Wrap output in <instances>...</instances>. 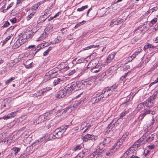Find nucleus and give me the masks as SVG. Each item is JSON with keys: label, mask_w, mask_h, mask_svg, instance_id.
<instances>
[{"label": "nucleus", "mask_w": 158, "mask_h": 158, "mask_svg": "<svg viewBox=\"0 0 158 158\" xmlns=\"http://www.w3.org/2000/svg\"><path fill=\"white\" fill-rule=\"evenodd\" d=\"M81 84H77L76 82H74L69 84L65 86L67 89V93L69 94L75 91L79 90L80 89V86Z\"/></svg>", "instance_id": "1"}, {"label": "nucleus", "mask_w": 158, "mask_h": 158, "mask_svg": "<svg viewBox=\"0 0 158 158\" xmlns=\"http://www.w3.org/2000/svg\"><path fill=\"white\" fill-rule=\"evenodd\" d=\"M88 67L90 68L93 70L94 69H98V70H94L93 71L94 73H97L102 69V68L100 64H98L95 60L91 61L89 64Z\"/></svg>", "instance_id": "2"}, {"label": "nucleus", "mask_w": 158, "mask_h": 158, "mask_svg": "<svg viewBox=\"0 0 158 158\" xmlns=\"http://www.w3.org/2000/svg\"><path fill=\"white\" fill-rule=\"evenodd\" d=\"M156 97V94H154L148 98L143 102L145 106L149 108L152 107L153 105L154 100Z\"/></svg>", "instance_id": "3"}, {"label": "nucleus", "mask_w": 158, "mask_h": 158, "mask_svg": "<svg viewBox=\"0 0 158 158\" xmlns=\"http://www.w3.org/2000/svg\"><path fill=\"white\" fill-rule=\"evenodd\" d=\"M67 127V126H65L58 128L56 130L54 133L56 134V139L60 138L63 136V134L65 132Z\"/></svg>", "instance_id": "4"}, {"label": "nucleus", "mask_w": 158, "mask_h": 158, "mask_svg": "<svg viewBox=\"0 0 158 158\" xmlns=\"http://www.w3.org/2000/svg\"><path fill=\"white\" fill-rule=\"evenodd\" d=\"M145 137L143 136L140 138L128 150L131 154L133 152L134 150L139 147L141 145V143L144 139Z\"/></svg>", "instance_id": "5"}, {"label": "nucleus", "mask_w": 158, "mask_h": 158, "mask_svg": "<svg viewBox=\"0 0 158 158\" xmlns=\"http://www.w3.org/2000/svg\"><path fill=\"white\" fill-rule=\"evenodd\" d=\"M112 139L110 137L106 138L104 140L101 142L98 146V152H101V149L102 150L105 146H107L108 144L111 141Z\"/></svg>", "instance_id": "6"}, {"label": "nucleus", "mask_w": 158, "mask_h": 158, "mask_svg": "<svg viewBox=\"0 0 158 158\" xmlns=\"http://www.w3.org/2000/svg\"><path fill=\"white\" fill-rule=\"evenodd\" d=\"M56 109H53L50 111L46 112L43 114L46 118V120L47 119L52 120L53 119L56 115Z\"/></svg>", "instance_id": "7"}, {"label": "nucleus", "mask_w": 158, "mask_h": 158, "mask_svg": "<svg viewBox=\"0 0 158 158\" xmlns=\"http://www.w3.org/2000/svg\"><path fill=\"white\" fill-rule=\"evenodd\" d=\"M69 95L67 93V89L65 87L58 92L56 96L57 98H61L64 97L65 96H68Z\"/></svg>", "instance_id": "8"}, {"label": "nucleus", "mask_w": 158, "mask_h": 158, "mask_svg": "<svg viewBox=\"0 0 158 158\" xmlns=\"http://www.w3.org/2000/svg\"><path fill=\"white\" fill-rule=\"evenodd\" d=\"M112 90L110 89L108 87L104 89L102 92L101 97L103 98H107L112 94Z\"/></svg>", "instance_id": "9"}, {"label": "nucleus", "mask_w": 158, "mask_h": 158, "mask_svg": "<svg viewBox=\"0 0 158 158\" xmlns=\"http://www.w3.org/2000/svg\"><path fill=\"white\" fill-rule=\"evenodd\" d=\"M113 72V70H112V68L106 70L105 73L102 74V76L105 78L108 77V79H110V77H112V74Z\"/></svg>", "instance_id": "10"}, {"label": "nucleus", "mask_w": 158, "mask_h": 158, "mask_svg": "<svg viewBox=\"0 0 158 158\" xmlns=\"http://www.w3.org/2000/svg\"><path fill=\"white\" fill-rule=\"evenodd\" d=\"M110 9L109 8H103L101 9L100 10L99 13L100 16L102 17L104 15H106L110 13Z\"/></svg>", "instance_id": "11"}, {"label": "nucleus", "mask_w": 158, "mask_h": 158, "mask_svg": "<svg viewBox=\"0 0 158 158\" xmlns=\"http://www.w3.org/2000/svg\"><path fill=\"white\" fill-rule=\"evenodd\" d=\"M46 120V118H45L44 114L41 115L40 116L38 117L35 120L34 122L36 124H38L39 123H42Z\"/></svg>", "instance_id": "12"}, {"label": "nucleus", "mask_w": 158, "mask_h": 158, "mask_svg": "<svg viewBox=\"0 0 158 158\" xmlns=\"http://www.w3.org/2000/svg\"><path fill=\"white\" fill-rule=\"evenodd\" d=\"M123 21V20L119 18H118L116 20H113L111 21V23L110 26L112 27L114 25H118L121 24Z\"/></svg>", "instance_id": "13"}, {"label": "nucleus", "mask_w": 158, "mask_h": 158, "mask_svg": "<svg viewBox=\"0 0 158 158\" xmlns=\"http://www.w3.org/2000/svg\"><path fill=\"white\" fill-rule=\"evenodd\" d=\"M115 54V52H112L109 55L107 58L106 61L107 63H110L114 59Z\"/></svg>", "instance_id": "14"}, {"label": "nucleus", "mask_w": 158, "mask_h": 158, "mask_svg": "<svg viewBox=\"0 0 158 158\" xmlns=\"http://www.w3.org/2000/svg\"><path fill=\"white\" fill-rule=\"evenodd\" d=\"M59 71L60 70L58 68H55L49 71L48 73L50 74V75H51L52 76H54V77H55L58 74L57 72H59Z\"/></svg>", "instance_id": "15"}, {"label": "nucleus", "mask_w": 158, "mask_h": 158, "mask_svg": "<svg viewBox=\"0 0 158 158\" xmlns=\"http://www.w3.org/2000/svg\"><path fill=\"white\" fill-rule=\"evenodd\" d=\"M93 138L94 139V136L93 135H91L88 134L85 135L83 138V140L85 142L87 141L88 140L90 139L93 140Z\"/></svg>", "instance_id": "16"}, {"label": "nucleus", "mask_w": 158, "mask_h": 158, "mask_svg": "<svg viewBox=\"0 0 158 158\" xmlns=\"http://www.w3.org/2000/svg\"><path fill=\"white\" fill-rule=\"evenodd\" d=\"M63 83V81L60 78H57L55 79L53 82V85L54 86H56L57 85H61Z\"/></svg>", "instance_id": "17"}, {"label": "nucleus", "mask_w": 158, "mask_h": 158, "mask_svg": "<svg viewBox=\"0 0 158 158\" xmlns=\"http://www.w3.org/2000/svg\"><path fill=\"white\" fill-rule=\"evenodd\" d=\"M116 148H115L113 146V148L110 149H109L106 152V155L107 156L111 155L114 153L117 150Z\"/></svg>", "instance_id": "18"}, {"label": "nucleus", "mask_w": 158, "mask_h": 158, "mask_svg": "<svg viewBox=\"0 0 158 158\" xmlns=\"http://www.w3.org/2000/svg\"><path fill=\"white\" fill-rule=\"evenodd\" d=\"M42 3L41 2H38L37 3L34 4L31 7V11H35V10L37 9L39 6Z\"/></svg>", "instance_id": "19"}, {"label": "nucleus", "mask_w": 158, "mask_h": 158, "mask_svg": "<svg viewBox=\"0 0 158 158\" xmlns=\"http://www.w3.org/2000/svg\"><path fill=\"white\" fill-rule=\"evenodd\" d=\"M54 76H52L51 75H50V74L48 73H46L44 77V81H47L50 80L51 79L54 77Z\"/></svg>", "instance_id": "20"}, {"label": "nucleus", "mask_w": 158, "mask_h": 158, "mask_svg": "<svg viewBox=\"0 0 158 158\" xmlns=\"http://www.w3.org/2000/svg\"><path fill=\"white\" fill-rule=\"evenodd\" d=\"M19 40H18L15 43L14 45L13 46V48L14 49H16L19 48L20 46L22 45L21 42H20Z\"/></svg>", "instance_id": "21"}, {"label": "nucleus", "mask_w": 158, "mask_h": 158, "mask_svg": "<svg viewBox=\"0 0 158 158\" xmlns=\"http://www.w3.org/2000/svg\"><path fill=\"white\" fill-rule=\"evenodd\" d=\"M144 104L143 102L142 103H141L139 104L136 108L137 110L139 111H143L144 110Z\"/></svg>", "instance_id": "22"}, {"label": "nucleus", "mask_w": 158, "mask_h": 158, "mask_svg": "<svg viewBox=\"0 0 158 158\" xmlns=\"http://www.w3.org/2000/svg\"><path fill=\"white\" fill-rule=\"evenodd\" d=\"M27 37L25 35H23L22 37L19 38L18 39L19 40L20 42H21L22 44H23L24 43H25L27 41Z\"/></svg>", "instance_id": "23"}, {"label": "nucleus", "mask_w": 158, "mask_h": 158, "mask_svg": "<svg viewBox=\"0 0 158 158\" xmlns=\"http://www.w3.org/2000/svg\"><path fill=\"white\" fill-rule=\"evenodd\" d=\"M99 46V44L91 45L83 48V50H89L93 48H97Z\"/></svg>", "instance_id": "24"}, {"label": "nucleus", "mask_w": 158, "mask_h": 158, "mask_svg": "<svg viewBox=\"0 0 158 158\" xmlns=\"http://www.w3.org/2000/svg\"><path fill=\"white\" fill-rule=\"evenodd\" d=\"M142 51V50L141 48H139L136 50L135 52L132 55L133 56V58L136 57V56L140 53Z\"/></svg>", "instance_id": "25"}, {"label": "nucleus", "mask_w": 158, "mask_h": 158, "mask_svg": "<svg viewBox=\"0 0 158 158\" xmlns=\"http://www.w3.org/2000/svg\"><path fill=\"white\" fill-rule=\"evenodd\" d=\"M84 101H77L73 105V108H77L78 106L80 105Z\"/></svg>", "instance_id": "26"}, {"label": "nucleus", "mask_w": 158, "mask_h": 158, "mask_svg": "<svg viewBox=\"0 0 158 158\" xmlns=\"http://www.w3.org/2000/svg\"><path fill=\"white\" fill-rule=\"evenodd\" d=\"M47 36V35L46 33H43L41 35L39 38L37 40V41H40L44 40Z\"/></svg>", "instance_id": "27"}, {"label": "nucleus", "mask_w": 158, "mask_h": 158, "mask_svg": "<svg viewBox=\"0 0 158 158\" xmlns=\"http://www.w3.org/2000/svg\"><path fill=\"white\" fill-rule=\"evenodd\" d=\"M14 152L15 154V155L20 151V149L19 148L15 147H13L11 149Z\"/></svg>", "instance_id": "28"}, {"label": "nucleus", "mask_w": 158, "mask_h": 158, "mask_svg": "<svg viewBox=\"0 0 158 158\" xmlns=\"http://www.w3.org/2000/svg\"><path fill=\"white\" fill-rule=\"evenodd\" d=\"M64 40V39H63L62 37L61 36V35L58 36L57 38L55 40V42L56 43H59L62 41H63Z\"/></svg>", "instance_id": "29"}, {"label": "nucleus", "mask_w": 158, "mask_h": 158, "mask_svg": "<svg viewBox=\"0 0 158 158\" xmlns=\"http://www.w3.org/2000/svg\"><path fill=\"white\" fill-rule=\"evenodd\" d=\"M102 95L101 94L99 97H97L96 98H93L94 100L95 103H98L101 100V98H103L101 97Z\"/></svg>", "instance_id": "30"}, {"label": "nucleus", "mask_w": 158, "mask_h": 158, "mask_svg": "<svg viewBox=\"0 0 158 158\" xmlns=\"http://www.w3.org/2000/svg\"><path fill=\"white\" fill-rule=\"evenodd\" d=\"M36 11H31V12L30 13V14L28 15L27 17V20H29L31 19L32 16L35 13Z\"/></svg>", "instance_id": "31"}, {"label": "nucleus", "mask_w": 158, "mask_h": 158, "mask_svg": "<svg viewBox=\"0 0 158 158\" xmlns=\"http://www.w3.org/2000/svg\"><path fill=\"white\" fill-rule=\"evenodd\" d=\"M9 104L8 103H7L6 100H5L1 104V107L2 108H3L4 107L8 106L9 107Z\"/></svg>", "instance_id": "32"}, {"label": "nucleus", "mask_w": 158, "mask_h": 158, "mask_svg": "<svg viewBox=\"0 0 158 158\" xmlns=\"http://www.w3.org/2000/svg\"><path fill=\"white\" fill-rule=\"evenodd\" d=\"M52 47H50L48 49L44 52L43 53V56H47L49 52L52 50Z\"/></svg>", "instance_id": "33"}, {"label": "nucleus", "mask_w": 158, "mask_h": 158, "mask_svg": "<svg viewBox=\"0 0 158 158\" xmlns=\"http://www.w3.org/2000/svg\"><path fill=\"white\" fill-rule=\"evenodd\" d=\"M115 125L113 123H111L107 127V128L111 130H112L114 128Z\"/></svg>", "instance_id": "34"}, {"label": "nucleus", "mask_w": 158, "mask_h": 158, "mask_svg": "<svg viewBox=\"0 0 158 158\" xmlns=\"http://www.w3.org/2000/svg\"><path fill=\"white\" fill-rule=\"evenodd\" d=\"M154 139V137L153 136V135H151L149 137L146 139V141L147 142L149 143L152 141Z\"/></svg>", "instance_id": "35"}, {"label": "nucleus", "mask_w": 158, "mask_h": 158, "mask_svg": "<svg viewBox=\"0 0 158 158\" xmlns=\"http://www.w3.org/2000/svg\"><path fill=\"white\" fill-rule=\"evenodd\" d=\"M122 143L120 142H119V141H118L117 143L116 144H115L113 147L115 148H116V150L119 148L122 145Z\"/></svg>", "instance_id": "36"}, {"label": "nucleus", "mask_w": 158, "mask_h": 158, "mask_svg": "<svg viewBox=\"0 0 158 158\" xmlns=\"http://www.w3.org/2000/svg\"><path fill=\"white\" fill-rule=\"evenodd\" d=\"M28 62L27 61L26 63L24 64L25 67L27 69L31 68L32 67V63H28Z\"/></svg>", "instance_id": "37"}, {"label": "nucleus", "mask_w": 158, "mask_h": 158, "mask_svg": "<svg viewBox=\"0 0 158 158\" xmlns=\"http://www.w3.org/2000/svg\"><path fill=\"white\" fill-rule=\"evenodd\" d=\"M88 7V6L87 5L82 6L81 7L78 8L77 9V11H81L87 8Z\"/></svg>", "instance_id": "38"}, {"label": "nucleus", "mask_w": 158, "mask_h": 158, "mask_svg": "<svg viewBox=\"0 0 158 158\" xmlns=\"http://www.w3.org/2000/svg\"><path fill=\"white\" fill-rule=\"evenodd\" d=\"M73 110V109H72L71 107L66 108L64 109L63 113L64 112L65 113L66 112L68 113H70Z\"/></svg>", "instance_id": "39"}, {"label": "nucleus", "mask_w": 158, "mask_h": 158, "mask_svg": "<svg viewBox=\"0 0 158 158\" xmlns=\"http://www.w3.org/2000/svg\"><path fill=\"white\" fill-rule=\"evenodd\" d=\"M135 58H133V56L132 55L129 56L128 57L126 60V62H131Z\"/></svg>", "instance_id": "40"}, {"label": "nucleus", "mask_w": 158, "mask_h": 158, "mask_svg": "<svg viewBox=\"0 0 158 158\" xmlns=\"http://www.w3.org/2000/svg\"><path fill=\"white\" fill-rule=\"evenodd\" d=\"M10 35L11 36H8L6 37V39L4 40V41L3 42L2 45L5 44L8 40L10 39V38H11V37L12 36V34H11Z\"/></svg>", "instance_id": "41"}, {"label": "nucleus", "mask_w": 158, "mask_h": 158, "mask_svg": "<svg viewBox=\"0 0 158 158\" xmlns=\"http://www.w3.org/2000/svg\"><path fill=\"white\" fill-rule=\"evenodd\" d=\"M15 79V77H11L9 79L5 81V83L7 85L10 83L12 80H14Z\"/></svg>", "instance_id": "42"}, {"label": "nucleus", "mask_w": 158, "mask_h": 158, "mask_svg": "<svg viewBox=\"0 0 158 158\" xmlns=\"http://www.w3.org/2000/svg\"><path fill=\"white\" fill-rule=\"evenodd\" d=\"M118 86V84H115L114 85H113V86H110V87H109V89H110L112 90V91H113L114 90V89H115L117 88V87Z\"/></svg>", "instance_id": "43"}, {"label": "nucleus", "mask_w": 158, "mask_h": 158, "mask_svg": "<svg viewBox=\"0 0 158 158\" xmlns=\"http://www.w3.org/2000/svg\"><path fill=\"white\" fill-rule=\"evenodd\" d=\"M82 148V146L81 145H78L76 146L75 148H74L73 150L74 151H76L78 150H80Z\"/></svg>", "instance_id": "44"}, {"label": "nucleus", "mask_w": 158, "mask_h": 158, "mask_svg": "<svg viewBox=\"0 0 158 158\" xmlns=\"http://www.w3.org/2000/svg\"><path fill=\"white\" fill-rule=\"evenodd\" d=\"M35 50L34 51H35V54L40 49L42 48V47L40 45V44L38 45L37 46V48H34Z\"/></svg>", "instance_id": "45"}, {"label": "nucleus", "mask_w": 158, "mask_h": 158, "mask_svg": "<svg viewBox=\"0 0 158 158\" xmlns=\"http://www.w3.org/2000/svg\"><path fill=\"white\" fill-rule=\"evenodd\" d=\"M154 46L150 44H148L146 45L144 47V48L146 49L149 48H153Z\"/></svg>", "instance_id": "46"}, {"label": "nucleus", "mask_w": 158, "mask_h": 158, "mask_svg": "<svg viewBox=\"0 0 158 158\" xmlns=\"http://www.w3.org/2000/svg\"><path fill=\"white\" fill-rule=\"evenodd\" d=\"M52 89V88L50 87H46V88L44 89H43L42 90L43 91H44V92L48 91Z\"/></svg>", "instance_id": "47"}, {"label": "nucleus", "mask_w": 158, "mask_h": 158, "mask_svg": "<svg viewBox=\"0 0 158 158\" xmlns=\"http://www.w3.org/2000/svg\"><path fill=\"white\" fill-rule=\"evenodd\" d=\"M85 22V21H83L81 22H80L79 23H78L75 26V28H77L78 27H79V26H80L81 25H82L84 24V23Z\"/></svg>", "instance_id": "48"}, {"label": "nucleus", "mask_w": 158, "mask_h": 158, "mask_svg": "<svg viewBox=\"0 0 158 158\" xmlns=\"http://www.w3.org/2000/svg\"><path fill=\"white\" fill-rule=\"evenodd\" d=\"M145 115H146L143 113L141 114L139 117V120H142Z\"/></svg>", "instance_id": "49"}, {"label": "nucleus", "mask_w": 158, "mask_h": 158, "mask_svg": "<svg viewBox=\"0 0 158 158\" xmlns=\"http://www.w3.org/2000/svg\"><path fill=\"white\" fill-rule=\"evenodd\" d=\"M16 113L15 112H11L8 114L9 116H10V118L14 117L16 115Z\"/></svg>", "instance_id": "50"}, {"label": "nucleus", "mask_w": 158, "mask_h": 158, "mask_svg": "<svg viewBox=\"0 0 158 158\" xmlns=\"http://www.w3.org/2000/svg\"><path fill=\"white\" fill-rule=\"evenodd\" d=\"M158 82V77H157L154 81V82H151L149 85V87L151 86L152 85L154 84H156Z\"/></svg>", "instance_id": "51"}, {"label": "nucleus", "mask_w": 158, "mask_h": 158, "mask_svg": "<svg viewBox=\"0 0 158 158\" xmlns=\"http://www.w3.org/2000/svg\"><path fill=\"white\" fill-rule=\"evenodd\" d=\"M36 94L38 96H40L44 94V91L41 89L40 91L37 92Z\"/></svg>", "instance_id": "52"}, {"label": "nucleus", "mask_w": 158, "mask_h": 158, "mask_svg": "<svg viewBox=\"0 0 158 158\" xmlns=\"http://www.w3.org/2000/svg\"><path fill=\"white\" fill-rule=\"evenodd\" d=\"M56 134L54 133L53 134H51L50 135V139H55L56 138Z\"/></svg>", "instance_id": "53"}, {"label": "nucleus", "mask_w": 158, "mask_h": 158, "mask_svg": "<svg viewBox=\"0 0 158 158\" xmlns=\"http://www.w3.org/2000/svg\"><path fill=\"white\" fill-rule=\"evenodd\" d=\"M129 73H130V72H127L124 75L122 76L121 77V79L123 81L124 79H125L126 77H127V75Z\"/></svg>", "instance_id": "54"}, {"label": "nucleus", "mask_w": 158, "mask_h": 158, "mask_svg": "<svg viewBox=\"0 0 158 158\" xmlns=\"http://www.w3.org/2000/svg\"><path fill=\"white\" fill-rule=\"evenodd\" d=\"M157 10V8L156 7H154L153 8H152L150 9V11L151 12V13L153 12L154 11H156Z\"/></svg>", "instance_id": "55"}, {"label": "nucleus", "mask_w": 158, "mask_h": 158, "mask_svg": "<svg viewBox=\"0 0 158 158\" xmlns=\"http://www.w3.org/2000/svg\"><path fill=\"white\" fill-rule=\"evenodd\" d=\"M152 111V110H145L143 113L146 115L147 114H150Z\"/></svg>", "instance_id": "56"}, {"label": "nucleus", "mask_w": 158, "mask_h": 158, "mask_svg": "<svg viewBox=\"0 0 158 158\" xmlns=\"http://www.w3.org/2000/svg\"><path fill=\"white\" fill-rule=\"evenodd\" d=\"M138 40V38L137 37H135L132 40V42L135 43Z\"/></svg>", "instance_id": "57"}, {"label": "nucleus", "mask_w": 158, "mask_h": 158, "mask_svg": "<svg viewBox=\"0 0 158 158\" xmlns=\"http://www.w3.org/2000/svg\"><path fill=\"white\" fill-rule=\"evenodd\" d=\"M127 111H125V112H122L121 114V115H120V118H121L123 117L126 114H127Z\"/></svg>", "instance_id": "58"}, {"label": "nucleus", "mask_w": 158, "mask_h": 158, "mask_svg": "<svg viewBox=\"0 0 158 158\" xmlns=\"http://www.w3.org/2000/svg\"><path fill=\"white\" fill-rule=\"evenodd\" d=\"M101 152H102V151H101ZM100 153H101L102 152H100ZM102 154L101 153H98L96 157V158H102Z\"/></svg>", "instance_id": "59"}, {"label": "nucleus", "mask_w": 158, "mask_h": 158, "mask_svg": "<svg viewBox=\"0 0 158 158\" xmlns=\"http://www.w3.org/2000/svg\"><path fill=\"white\" fill-rule=\"evenodd\" d=\"M157 19L156 18H155L151 21L152 23L153 24H154L157 21Z\"/></svg>", "instance_id": "60"}, {"label": "nucleus", "mask_w": 158, "mask_h": 158, "mask_svg": "<svg viewBox=\"0 0 158 158\" xmlns=\"http://www.w3.org/2000/svg\"><path fill=\"white\" fill-rule=\"evenodd\" d=\"M98 152H95L93 153L91 155V156L92 157H94L96 156H97Z\"/></svg>", "instance_id": "61"}, {"label": "nucleus", "mask_w": 158, "mask_h": 158, "mask_svg": "<svg viewBox=\"0 0 158 158\" xmlns=\"http://www.w3.org/2000/svg\"><path fill=\"white\" fill-rule=\"evenodd\" d=\"M10 25V23L8 22H6L3 25V27H8Z\"/></svg>", "instance_id": "62"}, {"label": "nucleus", "mask_w": 158, "mask_h": 158, "mask_svg": "<svg viewBox=\"0 0 158 158\" xmlns=\"http://www.w3.org/2000/svg\"><path fill=\"white\" fill-rule=\"evenodd\" d=\"M10 118V116H9V115H8L6 116H4L3 117V118L4 119H7Z\"/></svg>", "instance_id": "63"}, {"label": "nucleus", "mask_w": 158, "mask_h": 158, "mask_svg": "<svg viewBox=\"0 0 158 158\" xmlns=\"http://www.w3.org/2000/svg\"><path fill=\"white\" fill-rule=\"evenodd\" d=\"M10 22L12 23H15L16 22V19L15 18H14L10 20Z\"/></svg>", "instance_id": "64"}]
</instances>
